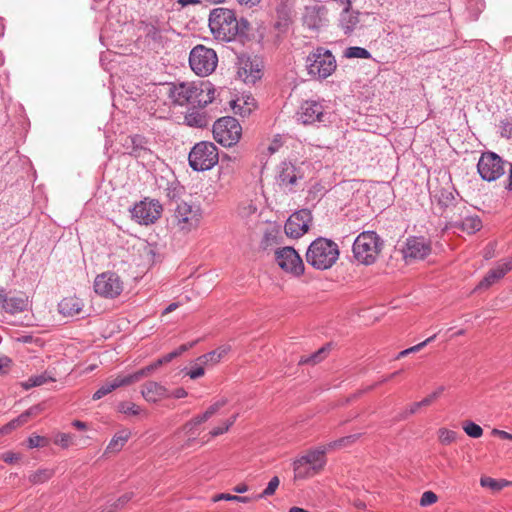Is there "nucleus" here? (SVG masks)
Returning a JSON list of instances; mask_svg holds the SVG:
<instances>
[{
  "mask_svg": "<svg viewBox=\"0 0 512 512\" xmlns=\"http://www.w3.org/2000/svg\"><path fill=\"white\" fill-rule=\"evenodd\" d=\"M249 23L245 19L238 21L235 13L227 8H215L209 15V28L214 38L230 42L238 35L246 34Z\"/></svg>",
  "mask_w": 512,
  "mask_h": 512,
  "instance_id": "f257e3e1",
  "label": "nucleus"
},
{
  "mask_svg": "<svg viewBox=\"0 0 512 512\" xmlns=\"http://www.w3.org/2000/svg\"><path fill=\"white\" fill-rule=\"evenodd\" d=\"M339 255L337 243L328 238L318 237L308 246L306 261L317 270H327L337 262Z\"/></svg>",
  "mask_w": 512,
  "mask_h": 512,
  "instance_id": "f03ea898",
  "label": "nucleus"
},
{
  "mask_svg": "<svg viewBox=\"0 0 512 512\" xmlns=\"http://www.w3.org/2000/svg\"><path fill=\"white\" fill-rule=\"evenodd\" d=\"M492 434L495 435V436H498L500 437L501 439H504V440H512V434L506 432V431H503V430H499V429H493L492 430Z\"/></svg>",
  "mask_w": 512,
  "mask_h": 512,
  "instance_id": "0e129e2a",
  "label": "nucleus"
},
{
  "mask_svg": "<svg viewBox=\"0 0 512 512\" xmlns=\"http://www.w3.org/2000/svg\"><path fill=\"white\" fill-rule=\"evenodd\" d=\"M200 220L199 208L186 202L177 203L173 215V223L184 232H189L198 226Z\"/></svg>",
  "mask_w": 512,
  "mask_h": 512,
  "instance_id": "9d476101",
  "label": "nucleus"
},
{
  "mask_svg": "<svg viewBox=\"0 0 512 512\" xmlns=\"http://www.w3.org/2000/svg\"><path fill=\"white\" fill-rule=\"evenodd\" d=\"M228 403V399L225 397H222L221 399L217 400L213 404H211L204 413L199 414L200 418L203 420V422L208 421L213 415H215L222 407H224Z\"/></svg>",
  "mask_w": 512,
  "mask_h": 512,
  "instance_id": "e433bc0d",
  "label": "nucleus"
},
{
  "mask_svg": "<svg viewBox=\"0 0 512 512\" xmlns=\"http://www.w3.org/2000/svg\"><path fill=\"white\" fill-rule=\"evenodd\" d=\"M344 56L346 58H360V59H369L371 57L370 52L362 47L358 46H352L348 47L345 52Z\"/></svg>",
  "mask_w": 512,
  "mask_h": 512,
  "instance_id": "58836bf2",
  "label": "nucleus"
},
{
  "mask_svg": "<svg viewBox=\"0 0 512 512\" xmlns=\"http://www.w3.org/2000/svg\"><path fill=\"white\" fill-rule=\"evenodd\" d=\"M28 305L29 301L25 295L8 296L7 293H5L1 311L14 315L27 310Z\"/></svg>",
  "mask_w": 512,
  "mask_h": 512,
  "instance_id": "b1692460",
  "label": "nucleus"
},
{
  "mask_svg": "<svg viewBox=\"0 0 512 512\" xmlns=\"http://www.w3.org/2000/svg\"><path fill=\"white\" fill-rule=\"evenodd\" d=\"M275 260L279 267L294 276L304 273V263L297 251L290 246L279 248L275 251Z\"/></svg>",
  "mask_w": 512,
  "mask_h": 512,
  "instance_id": "9b49d317",
  "label": "nucleus"
},
{
  "mask_svg": "<svg viewBox=\"0 0 512 512\" xmlns=\"http://www.w3.org/2000/svg\"><path fill=\"white\" fill-rule=\"evenodd\" d=\"M278 20L275 22V28L280 32H285L289 26L291 9L286 5L276 7Z\"/></svg>",
  "mask_w": 512,
  "mask_h": 512,
  "instance_id": "2f4dec72",
  "label": "nucleus"
},
{
  "mask_svg": "<svg viewBox=\"0 0 512 512\" xmlns=\"http://www.w3.org/2000/svg\"><path fill=\"white\" fill-rule=\"evenodd\" d=\"M197 83L194 82H182L170 89V98L174 103L178 105L193 104V101L197 98Z\"/></svg>",
  "mask_w": 512,
  "mask_h": 512,
  "instance_id": "6ab92c4d",
  "label": "nucleus"
},
{
  "mask_svg": "<svg viewBox=\"0 0 512 512\" xmlns=\"http://www.w3.org/2000/svg\"><path fill=\"white\" fill-rule=\"evenodd\" d=\"M293 467L295 478L298 479L309 478L317 474V472L314 471L308 463H304V459L301 457L294 461Z\"/></svg>",
  "mask_w": 512,
  "mask_h": 512,
  "instance_id": "7c9ffc66",
  "label": "nucleus"
},
{
  "mask_svg": "<svg viewBox=\"0 0 512 512\" xmlns=\"http://www.w3.org/2000/svg\"><path fill=\"white\" fill-rule=\"evenodd\" d=\"M131 213L139 224L149 225L160 218L162 206L157 200L145 199L135 204Z\"/></svg>",
  "mask_w": 512,
  "mask_h": 512,
  "instance_id": "2eb2a0df",
  "label": "nucleus"
},
{
  "mask_svg": "<svg viewBox=\"0 0 512 512\" xmlns=\"http://www.w3.org/2000/svg\"><path fill=\"white\" fill-rule=\"evenodd\" d=\"M118 410L121 413L129 415H138L141 412V408L133 402L124 401L118 405Z\"/></svg>",
  "mask_w": 512,
  "mask_h": 512,
  "instance_id": "c03bdc74",
  "label": "nucleus"
},
{
  "mask_svg": "<svg viewBox=\"0 0 512 512\" xmlns=\"http://www.w3.org/2000/svg\"><path fill=\"white\" fill-rule=\"evenodd\" d=\"M297 117L300 122L306 125L315 122L324 123L327 120L322 104L317 101L304 102L297 113Z\"/></svg>",
  "mask_w": 512,
  "mask_h": 512,
  "instance_id": "a211bd4d",
  "label": "nucleus"
},
{
  "mask_svg": "<svg viewBox=\"0 0 512 512\" xmlns=\"http://www.w3.org/2000/svg\"><path fill=\"white\" fill-rule=\"evenodd\" d=\"M218 64L216 52L204 45L195 46L189 55V65L198 76L212 74Z\"/></svg>",
  "mask_w": 512,
  "mask_h": 512,
  "instance_id": "39448f33",
  "label": "nucleus"
},
{
  "mask_svg": "<svg viewBox=\"0 0 512 512\" xmlns=\"http://www.w3.org/2000/svg\"><path fill=\"white\" fill-rule=\"evenodd\" d=\"M197 98L193 101V106L205 107L212 103L215 98V88L210 82H200L197 84Z\"/></svg>",
  "mask_w": 512,
  "mask_h": 512,
  "instance_id": "a878e982",
  "label": "nucleus"
},
{
  "mask_svg": "<svg viewBox=\"0 0 512 512\" xmlns=\"http://www.w3.org/2000/svg\"><path fill=\"white\" fill-rule=\"evenodd\" d=\"M326 15L327 10L324 6H307L303 14V24L312 30L319 29L325 25Z\"/></svg>",
  "mask_w": 512,
  "mask_h": 512,
  "instance_id": "aec40b11",
  "label": "nucleus"
},
{
  "mask_svg": "<svg viewBox=\"0 0 512 512\" xmlns=\"http://www.w3.org/2000/svg\"><path fill=\"white\" fill-rule=\"evenodd\" d=\"M339 27L343 30L344 34H351L360 22V12L351 9V5L343 7L339 15Z\"/></svg>",
  "mask_w": 512,
  "mask_h": 512,
  "instance_id": "4be33fe9",
  "label": "nucleus"
},
{
  "mask_svg": "<svg viewBox=\"0 0 512 512\" xmlns=\"http://www.w3.org/2000/svg\"><path fill=\"white\" fill-rule=\"evenodd\" d=\"M329 346H323L318 351L314 352L310 356H302L299 360V365L312 364L315 365L321 362L327 355Z\"/></svg>",
  "mask_w": 512,
  "mask_h": 512,
  "instance_id": "f704fd0d",
  "label": "nucleus"
},
{
  "mask_svg": "<svg viewBox=\"0 0 512 512\" xmlns=\"http://www.w3.org/2000/svg\"><path fill=\"white\" fill-rule=\"evenodd\" d=\"M480 484H481L482 487L489 488V489H491L493 491H499L504 486L507 485V482L506 481H498V480L493 479L491 477H482L480 479Z\"/></svg>",
  "mask_w": 512,
  "mask_h": 512,
  "instance_id": "37998d69",
  "label": "nucleus"
},
{
  "mask_svg": "<svg viewBox=\"0 0 512 512\" xmlns=\"http://www.w3.org/2000/svg\"><path fill=\"white\" fill-rule=\"evenodd\" d=\"M432 197L437 201V203L446 208L452 204L454 201V195L451 191L447 189H440L432 193Z\"/></svg>",
  "mask_w": 512,
  "mask_h": 512,
  "instance_id": "c9c22d12",
  "label": "nucleus"
},
{
  "mask_svg": "<svg viewBox=\"0 0 512 512\" xmlns=\"http://www.w3.org/2000/svg\"><path fill=\"white\" fill-rule=\"evenodd\" d=\"M230 428L231 427L228 426V424L225 421H223V424L221 426L214 427L209 432V434H210L211 437H217V436H220V435L228 432Z\"/></svg>",
  "mask_w": 512,
  "mask_h": 512,
  "instance_id": "052dcab7",
  "label": "nucleus"
},
{
  "mask_svg": "<svg viewBox=\"0 0 512 512\" xmlns=\"http://www.w3.org/2000/svg\"><path fill=\"white\" fill-rule=\"evenodd\" d=\"M512 269V257L506 259L504 262L498 264L495 268L491 269L485 277L477 285L476 289H487L494 283L503 278L507 272Z\"/></svg>",
  "mask_w": 512,
  "mask_h": 512,
  "instance_id": "412c9836",
  "label": "nucleus"
},
{
  "mask_svg": "<svg viewBox=\"0 0 512 512\" xmlns=\"http://www.w3.org/2000/svg\"><path fill=\"white\" fill-rule=\"evenodd\" d=\"M122 145L126 153L135 158L150 161L153 156L148 140L142 135L127 136Z\"/></svg>",
  "mask_w": 512,
  "mask_h": 512,
  "instance_id": "f3484780",
  "label": "nucleus"
},
{
  "mask_svg": "<svg viewBox=\"0 0 512 512\" xmlns=\"http://www.w3.org/2000/svg\"><path fill=\"white\" fill-rule=\"evenodd\" d=\"M311 221L312 215L307 209L293 213L284 226L286 235L294 239L300 238L308 231Z\"/></svg>",
  "mask_w": 512,
  "mask_h": 512,
  "instance_id": "dca6fc26",
  "label": "nucleus"
},
{
  "mask_svg": "<svg viewBox=\"0 0 512 512\" xmlns=\"http://www.w3.org/2000/svg\"><path fill=\"white\" fill-rule=\"evenodd\" d=\"M421 407H425V405L422 404V400L419 402H415L412 405H410V407L405 412H403L399 418L406 419L408 416L415 414Z\"/></svg>",
  "mask_w": 512,
  "mask_h": 512,
  "instance_id": "bf43d9fd",
  "label": "nucleus"
},
{
  "mask_svg": "<svg viewBox=\"0 0 512 512\" xmlns=\"http://www.w3.org/2000/svg\"><path fill=\"white\" fill-rule=\"evenodd\" d=\"M94 291L104 298H116L123 291V281L115 272H103L94 280Z\"/></svg>",
  "mask_w": 512,
  "mask_h": 512,
  "instance_id": "1a4fd4ad",
  "label": "nucleus"
},
{
  "mask_svg": "<svg viewBox=\"0 0 512 512\" xmlns=\"http://www.w3.org/2000/svg\"><path fill=\"white\" fill-rule=\"evenodd\" d=\"M212 500H213V502H218V501H221V500H226V501H235V502L247 503V502L250 501V498L246 497V496H237V495H231V494H228V493H221V494L215 495Z\"/></svg>",
  "mask_w": 512,
  "mask_h": 512,
  "instance_id": "09e8293b",
  "label": "nucleus"
},
{
  "mask_svg": "<svg viewBox=\"0 0 512 512\" xmlns=\"http://www.w3.org/2000/svg\"><path fill=\"white\" fill-rule=\"evenodd\" d=\"M189 165L195 171H206L218 162L217 147L212 142L197 143L189 153Z\"/></svg>",
  "mask_w": 512,
  "mask_h": 512,
  "instance_id": "423d86ee",
  "label": "nucleus"
},
{
  "mask_svg": "<svg viewBox=\"0 0 512 512\" xmlns=\"http://www.w3.org/2000/svg\"><path fill=\"white\" fill-rule=\"evenodd\" d=\"M153 369V366H147L145 368L140 369L139 371L125 375V376H117L113 380L107 381L105 384H103L92 396L93 400H99L105 395L111 393L116 388L127 386L132 383H135L139 381L142 377L148 375L151 370Z\"/></svg>",
  "mask_w": 512,
  "mask_h": 512,
  "instance_id": "f8f14e48",
  "label": "nucleus"
},
{
  "mask_svg": "<svg viewBox=\"0 0 512 512\" xmlns=\"http://www.w3.org/2000/svg\"><path fill=\"white\" fill-rule=\"evenodd\" d=\"M133 498V493H125L120 496L117 501L107 506L105 509L107 512H116L118 509L124 507Z\"/></svg>",
  "mask_w": 512,
  "mask_h": 512,
  "instance_id": "a19ab883",
  "label": "nucleus"
},
{
  "mask_svg": "<svg viewBox=\"0 0 512 512\" xmlns=\"http://www.w3.org/2000/svg\"><path fill=\"white\" fill-rule=\"evenodd\" d=\"M449 226L467 234H474L482 228V221L476 215L465 216L463 219H452Z\"/></svg>",
  "mask_w": 512,
  "mask_h": 512,
  "instance_id": "393cba45",
  "label": "nucleus"
},
{
  "mask_svg": "<svg viewBox=\"0 0 512 512\" xmlns=\"http://www.w3.org/2000/svg\"><path fill=\"white\" fill-rule=\"evenodd\" d=\"M279 484H280L279 478L277 476L272 477L271 480L269 481L267 487L263 490L262 493H260L257 496V498L261 499V498H266V497L273 495L275 493V491L277 490Z\"/></svg>",
  "mask_w": 512,
  "mask_h": 512,
  "instance_id": "de8ad7c7",
  "label": "nucleus"
},
{
  "mask_svg": "<svg viewBox=\"0 0 512 512\" xmlns=\"http://www.w3.org/2000/svg\"><path fill=\"white\" fill-rule=\"evenodd\" d=\"M445 390L444 386H439L433 393L422 399V404L429 406L434 400H436Z\"/></svg>",
  "mask_w": 512,
  "mask_h": 512,
  "instance_id": "13d9d810",
  "label": "nucleus"
},
{
  "mask_svg": "<svg viewBox=\"0 0 512 512\" xmlns=\"http://www.w3.org/2000/svg\"><path fill=\"white\" fill-rule=\"evenodd\" d=\"M432 251L431 242L424 237H409L401 249L406 263L425 259Z\"/></svg>",
  "mask_w": 512,
  "mask_h": 512,
  "instance_id": "4468645a",
  "label": "nucleus"
},
{
  "mask_svg": "<svg viewBox=\"0 0 512 512\" xmlns=\"http://www.w3.org/2000/svg\"><path fill=\"white\" fill-rule=\"evenodd\" d=\"M301 167L292 162H281L277 167V184L286 192H294L297 182L303 179Z\"/></svg>",
  "mask_w": 512,
  "mask_h": 512,
  "instance_id": "ddd939ff",
  "label": "nucleus"
},
{
  "mask_svg": "<svg viewBox=\"0 0 512 512\" xmlns=\"http://www.w3.org/2000/svg\"><path fill=\"white\" fill-rule=\"evenodd\" d=\"M42 408L40 405H35L22 413V416H25V421L27 422L30 416L37 415L41 412Z\"/></svg>",
  "mask_w": 512,
  "mask_h": 512,
  "instance_id": "680f3d73",
  "label": "nucleus"
},
{
  "mask_svg": "<svg viewBox=\"0 0 512 512\" xmlns=\"http://www.w3.org/2000/svg\"><path fill=\"white\" fill-rule=\"evenodd\" d=\"M185 123L191 127L204 128L209 124V118L205 112L192 110L185 115Z\"/></svg>",
  "mask_w": 512,
  "mask_h": 512,
  "instance_id": "c85d7f7f",
  "label": "nucleus"
},
{
  "mask_svg": "<svg viewBox=\"0 0 512 512\" xmlns=\"http://www.w3.org/2000/svg\"><path fill=\"white\" fill-rule=\"evenodd\" d=\"M242 127L234 117H222L213 125L214 139L225 147H231L241 138Z\"/></svg>",
  "mask_w": 512,
  "mask_h": 512,
  "instance_id": "0eeeda50",
  "label": "nucleus"
},
{
  "mask_svg": "<svg viewBox=\"0 0 512 512\" xmlns=\"http://www.w3.org/2000/svg\"><path fill=\"white\" fill-rule=\"evenodd\" d=\"M439 440L444 445H449L456 440L457 433L446 428H441L438 432Z\"/></svg>",
  "mask_w": 512,
  "mask_h": 512,
  "instance_id": "8fccbe9b",
  "label": "nucleus"
},
{
  "mask_svg": "<svg viewBox=\"0 0 512 512\" xmlns=\"http://www.w3.org/2000/svg\"><path fill=\"white\" fill-rule=\"evenodd\" d=\"M437 499H438V497L434 492L425 491L421 496L420 505L423 507L432 505V504L436 503Z\"/></svg>",
  "mask_w": 512,
  "mask_h": 512,
  "instance_id": "5fc2aeb1",
  "label": "nucleus"
},
{
  "mask_svg": "<svg viewBox=\"0 0 512 512\" xmlns=\"http://www.w3.org/2000/svg\"><path fill=\"white\" fill-rule=\"evenodd\" d=\"M49 443V440L40 435H32L28 438L29 448L45 447Z\"/></svg>",
  "mask_w": 512,
  "mask_h": 512,
  "instance_id": "3c124183",
  "label": "nucleus"
},
{
  "mask_svg": "<svg viewBox=\"0 0 512 512\" xmlns=\"http://www.w3.org/2000/svg\"><path fill=\"white\" fill-rule=\"evenodd\" d=\"M141 394L146 401L153 403L170 397L168 390L160 383L154 381H148L143 384Z\"/></svg>",
  "mask_w": 512,
  "mask_h": 512,
  "instance_id": "5701e85b",
  "label": "nucleus"
},
{
  "mask_svg": "<svg viewBox=\"0 0 512 512\" xmlns=\"http://www.w3.org/2000/svg\"><path fill=\"white\" fill-rule=\"evenodd\" d=\"M306 66L309 75L322 80L335 72L337 62L330 50L324 47H317L307 56Z\"/></svg>",
  "mask_w": 512,
  "mask_h": 512,
  "instance_id": "20e7f679",
  "label": "nucleus"
},
{
  "mask_svg": "<svg viewBox=\"0 0 512 512\" xmlns=\"http://www.w3.org/2000/svg\"><path fill=\"white\" fill-rule=\"evenodd\" d=\"M58 308L59 312L64 316H75L82 311L83 302L75 296L66 297L58 304Z\"/></svg>",
  "mask_w": 512,
  "mask_h": 512,
  "instance_id": "cd10ccee",
  "label": "nucleus"
},
{
  "mask_svg": "<svg viewBox=\"0 0 512 512\" xmlns=\"http://www.w3.org/2000/svg\"><path fill=\"white\" fill-rule=\"evenodd\" d=\"M383 242L373 231L360 233L353 243L354 258L361 264L371 265L375 263L382 250Z\"/></svg>",
  "mask_w": 512,
  "mask_h": 512,
  "instance_id": "7ed1b4c3",
  "label": "nucleus"
},
{
  "mask_svg": "<svg viewBox=\"0 0 512 512\" xmlns=\"http://www.w3.org/2000/svg\"><path fill=\"white\" fill-rule=\"evenodd\" d=\"M359 437H360V434H352V435H348V436L339 438L338 440L329 442L327 444V448L328 449H337V448L347 447V446L353 444L354 442H356Z\"/></svg>",
  "mask_w": 512,
  "mask_h": 512,
  "instance_id": "4c0bfd02",
  "label": "nucleus"
},
{
  "mask_svg": "<svg viewBox=\"0 0 512 512\" xmlns=\"http://www.w3.org/2000/svg\"><path fill=\"white\" fill-rule=\"evenodd\" d=\"M55 379L51 376H49L46 372L42 373L40 375H35L29 377L25 382L22 383V386L28 390L32 387L41 386L43 384H46L48 382H53Z\"/></svg>",
  "mask_w": 512,
  "mask_h": 512,
  "instance_id": "72a5a7b5",
  "label": "nucleus"
},
{
  "mask_svg": "<svg viewBox=\"0 0 512 512\" xmlns=\"http://www.w3.org/2000/svg\"><path fill=\"white\" fill-rule=\"evenodd\" d=\"M327 449V446H325L316 450L309 451L301 458L304 459V463H308L310 467L314 469V471L319 473L326 463L325 453Z\"/></svg>",
  "mask_w": 512,
  "mask_h": 512,
  "instance_id": "bb28decb",
  "label": "nucleus"
},
{
  "mask_svg": "<svg viewBox=\"0 0 512 512\" xmlns=\"http://www.w3.org/2000/svg\"><path fill=\"white\" fill-rule=\"evenodd\" d=\"M506 162L496 153L483 152L477 163L480 177L488 182L495 181L505 173Z\"/></svg>",
  "mask_w": 512,
  "mask_h": 512,
  "instance_id": "6e6552de",
  "label": "nucleus"
},
{
  "mask_svg": "<svg viewBox=\"0 0 512 512\" xmlns=\"http://www.w3.org/2000/svg\"><path fill=\"white\" fill-rule=\"evenodd\" d=\"M282 145V141H281V137L278 135L274 138V140L272 141V143L269 145L268 147V151L273 154L275 153L276 151H278V149L281 147Z\"/></svg>",
  "mask_w": 512,
  "mask_h": 512,
  "instance_id": "e2e57ef3",
  "label": "nucleus"
},
{
  "mask_svg": "<svg viewBox=\"0 0 512 512\" xmlns=\"http://www.w3.org/2000/svg\"><path fill=\"white\" fill-rule=\"evenodd\" d=\"M18 459H19V456L12 452H7L3 455V460L9 464L16 462Z\"/></svg>",
  "mask_w": 512,
  "mask_h": 512,
  "instance_id": "338daca9",
  "label": "nucleus"
},
{
  "mask_svg": "<svg viewBox=\"0 0 512 512\" xmlns=\"http://www.w3.org/2000/svg\"><path fill=\"white\" fill-rule=\"evenodd\" d=\"M197 343V341H192V342H189V343H186V344H182L181 346H179L177 349H175L174 351L168 353L167 355H165L163 358L159 359L155 364H153V369L151 370V372L156 369L159 365L163 364V363H168L170 362L172 359L180 356L182 353L188 351L190 348H192L195 344Z\"/></svg>",
  "mask_w": 512,
  "mask_h": 512,
  "instance_id": "473e14b6",
  "label": "nucleus"
},
{
  "mask_svg": "<svg viewBox=\"0 0 512 512\" xmlns=\"http://www.w3.org/2000/svg\"><path fill=\"white\" fill-rule=\"evenodd\" d=\"M502 135L506 137L512 136V124L511 123H504L502 126Z\"/></svg>",
  "mask_w": 512,
  "mask_h": 512,
  "instance_id": "774afa93",
  "label": "nucleus"
},
{
  "mask_svg": "<svg viewBox=\"0 0 512 512\" xmlns=\"http://www.w3.org/2000/svg\"><path fill=\"white\" fill-rule=\"evenodd\" d=\"M130 431L129 430H122L119 431L114 435V437L109 442L106 451L109 452H118L122 449V447L125 445V443L130 438Z\"/></svg>",
  "mask_w": 512,
  "mask_h": 512,
  "instance_id": "c756f323",
  "label": "nucleus"
},
{
  "mask_svg": "<svg viewBox=\"0 0 512 512\" xmlns=\"http://www.w3.org/2000/svg\"><path fill=\"white\" fill-rule=\"evenodd\" d=\"M203 420L200 418L199 415L193 417L191 420H189L187 423L184 424L182 427V430L185 434L189 436H194L196 428L201 425Z\"/></svg>",
  "mask_w": 512,
  "mask_h": 512,
  "instance_id": "49530a36",
  "label": "nucleus"
},
{
  "mask_svg": "<svg viewBox=\"0 0 512 512\" xmlns=\"http://www.w3.org/2000/svg\"><path fill=\"white\" fill-rule=\"evenodd\" d=\"M435 338H436V334L432 335L431 337L427 338L426 340H424L423 342H421V343H419V344H417L415 346H412L410 348L402 350L401 352L398 353L396 359H400V358L405 357V356H407V355H409L411 353H415V352L420 351L426 345L431 343Z\"/></svg>",
  "mask_w": 512,
  "mask_h": 512,
  "instance_id": "79ce46f5",
  "label": "nucleus"
},
{
  "mask_svg": "<svg viewBox=\"0 0 512 512\" xmlns=\"http://www.w3.org/2000/svg\"><path fill=\"white\" fill-rule=\"evenodd\" d=\"M463 430L468 436L472 438H479L483 434V429L478 424L471 421L466 422L463 425Z\"/></svg>",
  "mask_w": 512,
  "mask_h": 512,
  "instance_id": "a18cd8bd",
  "label": "nucleus"
},
{
  "mask_svg": "<svg viewBox=\"0 0 512 512\" xmlns=\"http://www.w3.org/2000/svg\"><path fill=\"white\" fill-rule=\"evenodd\" d=\"M70 441H71V435L66 434V433H59L56 435V437L54 439V443L63 448L68 447L70 444Z\"/></svg>",
  "mask_w": 512,
  "mask_h": 512,
  "instance_id": "4d7b16f0",
  "label": "nucleus"
},
{
  "mask_svg": "<svg viewBox=\"0 0 512 512\" xmlns=\"http://www.w3.org/2000/svg\"><path fill=\"white\" fill-rule=\"evenodd\" d=\"M53 475V470L50 469H39L35 472H33L29 476V480L33 484H40L44 483L47 480H49Z\"/></svg>",
  "mask_w": 512,
  "mask_h": 512,
  "instance_id": "ea45409f",
  "label": "nucleus"
},
{
  "mask_svg": "<svg viewBox=\"0 0 512 512\" xmlns=\"http://www.w3.org/2000/svg\"><path fill=\"white\" fill-rule=\"evenodd\" d=\"M204 366L206 365L201 364L196 360V364L190 369L187 375H189L191 379H197L202 377L205 373Z\"/></svg>",
  "mask_w": 512,
  "mask_h": 512,
  "instance_id": "6e6d98bb",
  "label": "nucleus"
},
{
  "mask_svg": "<svg viewBox=\"0 0 512 512\" xmlns=\"http://www.w3.org/2000/svg\"><path fill=\"white\" fill-rule=\"evenodd\" d=\"M10 363L11 360L8 357H0V373H5L6 370L9 368Z\"/></svg>",
  "mask_w": 512,
  "mask_h": 512,
  "instance_id": "69168bd1",
  "label": "nucleus"
},
{
  "mask_svg": "<svg viewBox=\"0 0 512 512\" xmlns=\"http://www.w3.org/2000/svg\"><path fill=\"white\" fill-rule=\"evenodd\" d=\"M25 416L19 415L17 418L11 420L8 424H6L2 429V433H8L9 431L25 424Z\"/></svg>",
  "mask_w": 512,
  "mask_h": 512,
  "instance_id": "864d4df0",
  "label": "nucleus"
},
{
  "mask_svg": "<svg viewBox=\"0 0 512 512\" xmlns=\"http://www.w3.org/2000/svg\"><path fill=\"white\" fill-rule=\"evenodd\" d=\"M197 361L205 365H215L220 362L214 350L204 355H201L200 357L197 358Z\"/></svg>",
  "mask_w": 512,
  "mask_h": 512,
  "instance_id": "603ef678",
  "label": "nucleus"
}]
</instances>
